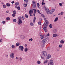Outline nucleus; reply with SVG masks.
Returning <instances> with one entry per match:
<instances>
[{
	"label": "nucleus",
	"mask_w": 65,
	"mask_h": 65,
	"mask_svg": "<svg viewBox=\"0 0 65 65\" xmlns=\"http://www.w3.org/2000/svg\"><path fill=\"white\" fill-rule=\"evenodd\" d=\"M32 4H33L32 5V7L34 8H36V2L35 1H33L32 2Z\"/></svg>",
	"instance_id": "obj_1"
},
{
	"label": "nucleus",
	"mask_w": 65,
	"mask_h": 65,
	"mask_svg": "<svg viewBox=\"0 0 65 65\" xmlns=\"http://www.w3.org/2000/svg\"><path fill=\"white\" fill-rule=\"evenodd\" d=\"M24 47H23L22 46H19V49L20 51H24Z\"/></svg>",
	"instance_id": "obj_2"
},
{
	"label": "nucleus",
	"mask_w": 65,
	"mask_h": 65,
	"mask_svg": "<svg viewBox=\"0 0 65 65\" xmlns=\"http://www.w3.org/2000/svg\"><path fill=\"white\" fill-rule=\"evenodd\" d=\"M42 55L46 56H47V52L46 51H43L42 53Z\"/></svg>",
	"instance_id": "obj_3"
},
{
	"label": "nucleus",
	"mask_w": 65,
	"mask_h": 65,
	"mask_svg": "<svg viewBox=\"0 0 65 65\" xmlns=\"http://www.w3.org/2000/svg\"><path fill=\"white\" fill-rule=\"evenodd\" d=\"M45 7V11H46L47 13V14H50V10H49L48 8H46Z\"/></svg>",
	"instance_id": "obj_4"
},
{
	"label": "nucleus",
	"mask_w": 65,
	"mask_h": 65,
	"mask_svg": "<svg viewBox=\"0 0 65 65\" xmlns=\"http://www.w3.org/2000/svg\"><path fill=\"white\" fill-rule=\"evenodd\" d=\"M44 27L43 28V30H44L45 32H47V29L46 27H47V26L45 25H43Z\"/></svg>",
	"instance_id": "obj_5"
},
{
	"label": "nucleus",
	"mask_w": 65,
	"mask_h": 65,
	"mask_svg": "<svg viewBox=\"0 0 65 65\" xmlns=\"http://www.w3.org/2000/svg\"><path fill=\"white\" fill-rule=\"evenodd\" d=\"M46 41H47V40L46 39H44L41 42L43 44H45V43H46Z\"/></svg>",
	"instance_id": "obj_6"
},
{
	"label": "nucleus",
	"mask_w": 65,
	"mask_h": 65,
	"mask_svg": "<svg viewBox=\"0 0 65 65\" xmlns=\"http://www.w3.org/2000/svg\"><path fill=\"white\" fill-rule=\"evenodd\" d=\"M45 23H44L43 24V25H45L46 26H48V21L47 20H45Z\"/></svg>",
	"instance_id": "obj_7"
},
{
	"label": "nucleus",
	"mask_w": 65,
	"mask_h": 65,
	"mask_svg": "<svg viewBox=\"0 0 65 65\" xmlns=\"http://www.w3.org/2000/svg\"><path fill=\"white\" fill-rule=\"evenodd\" d=\"M10 58L12 59H13L14 58V54L13 53H11L10 54Z\"/></svg>",
	"instance_id": "obj_8"
},
{
	"label": "nucleus",
	"mask_w": 65,
	"mask_h": 65,
	"mask_svg": "<svg viewBox=\"0 0 65 65\" xmlns=\"http://www.w3.org/2000/svg\"><path fill=\"white\" fill-rule=\"evenodd\" d=\"M50 65H54V63H53V60H51L50 61Z\"/></svg>",
	"instance_id": "obj_9"
},
{
	"label": "nucleus",
	"mask_w": 65,
	"mask_h": 65,
	"mask_svg": "<svg viewBox=\"0 0 65 65\" xmlns=\"http://www.w3.org/2000/svg\"><path fill=\"white\" fill-rule=\"evenodd\" d=\"M55 10L54 9H52V10H51V11H50V14H52L53 13V12L55 11Z\"/></svg>",
	"instance_id": "obj_10"
},
{
	"label": "nucleus",
	"mask_w": 65,
	"mask_h": 65,
	"mask_svg": "<svg viewBox=\"0 0 65 65\" xmlns=\"http://www.w3.org/2000/svg\"><path fill=\"white\" fill-rule=\"evenodd\" d=\"M20 38H21L22 39H24L25 37V36H23V35H21L20 36Z\"/></svg>",
	"instance_id": "obj_11"
},
{
	"label": "nucleus",
	"mask_w": 65,
	"mask_h": 65,
	"mask_svg": "<svg viewBox=\"0 0 65 65\" xmlns=\"http://www.w3.org/2000/svg\"><path fill=\"white\" fill-rule=\"evenodd\" d=\"M57 31V30L56 29H54L53 30L52 32L53 33H56Z\"/></svg>",
	"instance_id": "obj_12"
},
{
	"label": "nucleus",
	"mask_w": 65,
	"mask_h": 65,
	"mask_svg": "<svg viewBox=\"0 0 65 65\" xmlns=\"http://www.w3.org/2000/svg\"><path fill=\"white\" fill-rule=\"evenodd\" d=\"M22 23V20H19V21L18 22V25H20Z\"/></svg>",
	"instance_id": "obj_13"
},
{
	"label": "nucleus",
	"mask_w": 65,
	"mask_h": 65,
	"mask_svg": "<svg viewBox=\"0 0 65 65\" xmlns=\"http://www.w3.org/2000/svg\"><path fill=\"white\" fill-rule=\"evenodd\" d=\"M44 37L43 35H40V38L41 39H43L44 38Z\"/></svg>",
	"instance_id": "obj_14"
},
{
	"label": "nucleus",
	"mask_w": 65,
	"mask_h": 65,
	"mask_svg": "<svg viewBox=\"0 0 65 65\" xmlns=\"http://www.w3.org/2000/svg\"><path fill=\"white\" fill-rule=\"evenodd\" d=\"M51 57V55H48V56L47 57H46V59H50V58Z\"/></svg>",
	"instance_id": "obj_15"
},
{
	"label": "nucleus",
	"mask_w": 65,
	"mask_h": 65,
	"mask_svg": "<svg viewBox=\"0 0 65 65\" xmlns=\"http://www.w3.org/2000/svg\"><path fill=\"white\" fill-rule=\"evenodd\" d=\"M53 37H56L57 36V35L56 34H54L53 35Z\"/></svg>",
	"instance_id": "obj_16"
},
{
	"label": "nucleus",
	"mask_w": 65,
	"mask_h": 65,
	"mask_svg": "<svg viewBox=\"0 0 65 65\" xmlns=\"http://www.w3.org/2000/svg\"><path fill=\"white\" fill-rule=\"evenodd\" d=\"M60 43H61V44H63L64 43V41L63 40H61L60 41Z\"/></svg>",
	"instance_id": "obj_17"
},
{
	"label": "nucleus",
	"mask_w": 65,
	"mask_h": 65,
	"mask_svg": "<svg viewBox=\"0 0 65 65\" xmlns=\"http://www.w3.org/2000/svg\"><path fill=\"white\" fill-rule=\"evenodd\" d=\"M58 18L56 17L55 19V20L54 21V22H57V21H58Z\"/></svg>",
	"instance_id": "obj_18"
},
{
	"label": "nucleus",
	"mask_w": 65,
	"mask_h": 65,
	"mask_svg": "<svg viewBox=\"0 0 65 65\" xmlns=\"http://www.w3.org/2000/svg\"><path fill=\"white\" fill-rule=\"evenodd\" d=\"M28 51V48L27 47H26L24 49V52H27Z\"/></svg>",
	"instance_id": "obj_19"
},
{
	"label": "nucleus",
	"mask_w": 65,
	"mask_h": 65,
	"mask_svg": "<svg viewBox=\"0 0 65 65\" xmlns=\"http://www.w3.org/2000/svg\"><path fill=\"white\" fill-rule=\"evenodd\" d=\"M41 20H40L38 22V24L39 25H41Z\"/></svg>",
	"instance_id": "obj_20"
},
{
	"label": "nucleus",
	"mask_w": 65,
	"mask_h": 65,
	"mask_svg": "<svg viewBox=\"0 0 65 65\" xmlns=\"http://www.w3.org/2000/svg\"><path fill=\"white\" fill-rule=\"evenodd\" d=\"M19 6H19V7H17V8L19 10H21V8L19 7Z\"/></svg>",
	"instance_id": "obj_21"
},
{
	"label": "nucleus",
	"mask_w": 65,
	"mask_h": 65,
	"mask_svg": "<svg viewBox=\"0 0 65 65\" xmlns=\"http://www.w3.org/2000/svg\"><path fill=\"white\" fill-rule=\"evenodd\" d=\"M22 17H19L18 18V20H22Z\"/></svg>",
	"instance_id": "obj_22"
},
{
	"label": "nucleus",
	"mask_w": 65,
	"mask_h": 65,
	"mask_svg": "<svg viewBox=\"0 0 65 65\" xmlns=\"http://www.w3.org/2000/svg\"><path fill=\"white\" fill-rule=\"evenodd\" d=\"M6 5L8 7H9L10 6V4L9 3H7L6 4Z\"/></svg>",
	"instance_id": "obj_23"
},
{
	"label": "nucleus",
	"mask_w": 65,
	"mask_h": 65,
	"mask_svg": "<svg viewBox=\"0 0 65 65\" xmlns=\"http://www.w3.org/2000/svg\"><path fill=\"white\" fill-rule=\"evenodd\" d=\"M19 4V3L18 2H16L15 3V5L17 6Z\"/></svg>",
	"instance_id": "obj_24"
},
{
	"label": "nucleus",
	"mask_w": 65,
	"mask_h": 65,
	"mask_svg": "<svg viewBox=\"0 0 65 65\" xmlns=\"http://www.w3.org/2000/svg\"><path fill=\"white\" fill-rule=\"evenodd\" d=\"M33 12L31 10H30L29 11V13L30 14L31 13H33Z\"/></svg>",
	"instance_id": "obj_25"
},
{
	"label": "nucleus",
	"mask_w": 65,
	"mask_h": 65,
	"mask_svg": "<svg viewBox=\"0 0 65 65\" xmlns=\"http://www.w3.org/2000/svg\"><path fill=\"white\" fill-rule=\"evenodd\" d=\"M7 20V21H9V20H10V18L9 17H7L6 19Z\"/></svg>",
	"instance_id": "obj_26"
},
{
	"label": "nucleus",
	"mask_w": 65,
	"mask_h": 65,
	"mask_svg": "<svg viewBox=\"0 0 65 65\" xmlns=\"http://www.w3.org/2000/svg\"><path fill=\"white\" fill-rule=\"evenodd\" d=\"M16 45V46H19L20 45V43H17Z\"/></svg>",
	"instance_id": "obj_27"
},
{
	"label": "nucleus",
	"mask_w": 65,
	"mask_h": 65,
	"mask_svg": "<svg viewBox=\"0 0 65 65\" xmlns=\"http://www.w3.org/2000/svg\"><path fill=\"white\" fill-rule=\"evenodd\" d=\"M3 8H5L6 7V5H4L3 6Z\"/></svg>",
	"instance_id": "obj_28"
},
{
	"label": "nucleus",
	"mask_w": 65,
	"mask_h": 65,
	"mask_svg": "<svg viewBox=\"0 0 65 65\" xmlns=\"http://www.w3.org/2000/svg\"><path fill=\"white\" fill-rule=\"evenodd\" d=\"M37 63L38 64H40L41 63V62H40V61L39 60L37 61Z\"/></svg>",
	"instance_id": "obj_29"
},
{
	"label": "nucleus",
	"mask_w": 65,
	"mask_h": 65,
	"mask_svg": "<svg viewBox=\"0 0 65 65\" xmlns=\"http://www.w3.org/2000/svg\"><path fill=\"white\" fill-rule=\"evenodd\" d=\"M13 13L14 14H16L17 13V11L15 10H14L13 11Z\"/></svg>",
	"instance_id": "obj_30"
},
{
	"label": "nucleus",
	"mask_w": 65,
	"mask_h": 65,
	"mask_svg": "<svg viewBox=\"0 0 65 65\" xmlns=\"http://www.w3.org/2000/svg\"><path fill=\"white\" fill-rule=\"evenodd\" d=\"M30 25L31 26H33L34 25H33V23L32 22H31L30 23Z\"/></svg>",
	"instance_id": "obj_31"
},
{
	"label": "nucleus",
	"mask_w": 65,
	"mask_h": 65,
	"mask_svg": "<svg viewBox=\"0 0 65 65\" xmlns=\"http://www.w3.org/2000/svg\"><path fill=\"white\" fill-rule=\"evenodd\" d=\"M59 47L60 48L62 47V44H60L59 45Z\"/></svg>",
	"instance_id": "obj_32"
},
{
	"label": "nucleus",
	"mask_w": 65,
	"mask_h": 65,
	"mask_svg": "<svg viewBox=\"0 0 65 65\" xmlns=\"http://www.w3.org/2000/svg\"><path fill=\"white\" fill-rule=\"evenodd\" d=\"M11 47L12 48H14L15 46H14V45H12L11 46Z\"/></svg>",
	"instance_id": "obj_33"
},
{
	"label": "nucleus",
	"mask_w": 65,
	"mask_h": 65,
	"mask_svg": "<svg viewBox=\"0 0 65 65\" xmlns=\"http://www.w3.org/2000/svg\"><path fill=\"white\" fill-rule=\"evenodd\" d=\"M48 62V61L47 60H46L44 61V64H45V63H46L47 62Z\"/></svg>",
	"instance_id": "obj_34"
},
{
	"label": "nucleus",
	"mask_w": 65,
	"mask_h": 65,
	"mask_svg": "<svg viewBox=\"0 0 65 65\" xmlns=\"http://www.w3.org/2000/svg\"><path fill=\"white\" fill-rule=\"evenodd\" d=\"M27 4H27L26 3V4H24V6H25V7H26L27 6Z\"/></svg>",
	"instance_id": "obj_35"
},
{
	"label": "nucleus",
	"mask_w": 65,
	"mask_h": 65,
	"mask_svg": "<svg viewBox=\"0 0 65 65\" xmlns=\"http://www.w3.org/2000/svg\"><path fill=\"white\" fill-rule=\"evenodd\" d=\"M63 13H64V12H61L60 13V14L61 15H63Z\"/></svg>",
	"instance_id": "obj_36"
},
{
	"label": "nucleus",
	"mask_w": 65,
	"mask_h": 65,
	"mask_svg": "<svg viewBox=\"0 0 65 65\" xmlns=\"http://www.w3.org/2000/svg\"><path fill=\"white\" fill-rule=\"evenodd\" d=\"M25 16L26 18H28V15H27L26 14H25Z\"/></svg>",
	"instance_id": "obj_37"
},
{
	"label": "nucleus",
	"mask_w": 65,
	"mask_h": 65,
	"mask_svg": "<svg viewBox=\"0 0 65 65\" xmlns=\"http://www.w3.org/2000/svg\"><path fill=\"white\" fill-rule=\"evenodd\" d=\"M29 0H25V2L26 3L28 4V1Z\"/></svg>",
	"instance_id": "obj_38"
},
{
	"label": "nucleus",
	"mask_w": 65,
	"mask_h": 65,
	"mask_svg": "<svg viewBox=\"0 0 65 65\" xmlns=\"http://www.w3.org/2000/svg\"><path fill=\"white\" fill-rule=\"evenodd\" d=\"M37 5L38 7V8H39V6H40V5H39V3H38L37 4Z\"/></svg>",
	"instance_id": "obj_39"
},
{
	"label": "nucleus",
	"mask_w": 65,
	"mask_h": 65,
	"mask_svg": "<svg viewBox=\"0 0 65 65\" xmlns=\"http://www.w3.org/2000/svg\"><path fill=\"white\" fill-rule=\"evenodd\" d=\"M33 10H34V13H36V11H37L36 10H35V9H33Z\"/></svg>",
	"instance_id": "obj_40"
},
{
	"label": "nucleus",
	"mask_w": 65,
	"mask_h": 65,
	"mask_svg": "<svg viewBox=\"0 0 65 65\" xmlns=\"http://www.w3.org/2000/svg\"><path fill=\"white\" fill-rule=\"evenodd\" d=\"M15 14H12V16L13 17H15Z\"/></svg>",
	"instance_id": "obj_41"
},
{
	"label": "nucleus",
	"mask_w": 65,
	"mask_h": 65,
	"mask_svg": "<svg viewBox=\"0 0 65 65\" xmlns=\"http://www.w3.org/2000/svg\"><path fill=\"white\" fill-rule=\"evenodd\" d=\"M41 58L42 59H44V57H43V55L41 56Z\"/></svg>",
	"instance_id": "obj_42"
},
{
	"label": "nucleus",
	"mask_w": 65,
	"mask_h": 65,
	"mask_svg": "<svg viewBox=\"0 0 65 65\" xmlns=\"http://www.w3.org/2000/svg\"><path fill=\"white\" fill-rule=\"evenodd\" d=\"M13 21L14 22H16L17 21V20L15 19H14L13 20Z\"/></svg>",
	"instance_id": "obj_43"
},
{
	"label": "nucleus",
	"mask_w": 65,
	"mask_h": 65,
	"mask_svg": "<svg viewBox=\"0 0 65 65\" xmlns=\"http://www.w3.org/2000/svg\"><path fill=\"white\" fill-rule=\"evenodd\" d=\"M49 27L50 28H52V24H50V25Z\"/></svg>",
	"instance_id": "obj_44"
},
{
	"label": "nucleus",
	"mask_w": 65,
	"mask_h": 65,
	"mask_svg": "<svg viewBox=\"0 0 65 65\" xmlns=\"http://www.w3.org/2000/svg\"><path fill=\"white\" fill-rule=\"evenodd\" d=\"M32 40H33V39H32V38L30 39L29 40V41H32Z\"/></svg>",
	"instance_id": "obj_45"
},
{
	"label": "nucleus",
	"mask_w": 65,
	"mask_h": 65,
	"mask_svg": "<svg viewBox=\"0 0 65 65\" xmlns=\"http://www.w3.org/2000/svg\"><path fill=\"white\" fill-rule=\"evenodd\" d=\"M6 21H3V22H2V23H3V24H5V23H6Z\"/></svg>",
	"instance_id": "obj_46"
},
{
	"label": "nucleus",
	"mask_w": 65,
	"mask_h": 65,
	"mask_svg": "<svg viewBox=\"0 0 65 65\" xmlns=\"http://www.w3.org/2000/svg\"><path fill=\"white\" fill-rule=\"evenodd\" d=\"M41 16H42V17H45L44 15L43 14H41Z\"/></svg>",
	"instance_id": "obj_47"
},
{
	"label": "nucleus",
	"mask_w": 65,
	"mask_h": 65,
	"mask_svg": "<svg viewBox=\"0 0 65 65\" xmlns=\"http://www.w3.org/2000/svg\"><path fill=\"white\" fill-rule=\"evenodd\" d=\"M37 11H38V13H40V11H39V10H37Z\"/></svg>",
	"instance_id": "obj_48"
},
{
	"label": "nucleus",
	"mask_w": 65,
	"mask_h": 65,
	"mask_svg": "<svg viewBox=\"0 0 65 65\" xmlns=\"http://www.w3.org/2000/svg\"><path fill=\"white\" fill-rule=\"evenodd\" d=\"M59 6H62V4L61 3H59Z\"/></svg>",
	"instance_id": "obj_49"
},
{
	"label": "nucleus",
	"mask_w": 65,
	"mask_h": 65,
	"mask_svg": "<svg viewBox=\"0 0 65 65\" xmlns=\"http://www.w3.org/2000/svg\"><path fill=\"white\" fill-rule=\"evenodd\" d=\"M46 36H50V34H49V33H48L46 35Z\"/></svg>",
	"instance_id": "obj_50"
},
{
	"label": "nucleus",
	"mask_w": 65,
	"mask_h": 65,
	"mask_svg": "<svg viewBox=\"0 0 65 65\" xmlns=\"http://www.w3.org/2000/svg\"><path fill=\"white\" fill-rule=\"evenodd\" d=\"M19 60L20 61H22V58L21 57H20Z\"/></svg>",
	"instance_id": "obj_51"
},
{
	"label": "nucleus",
	"mask_w": 65,
	"mask_h": 65,
	"mask_svg": "<svg viewBox=\"0 0 65 65\" xmlns=\"http://www.w3.org/2000/svg\"><path fill=\"white\" fill-rule=\"evenodd\" d=\"M3 40H2V39H0V42H2Z\"/></svg>",
	"instance_id": "obj_52"
},
{
	"label": "nucleus",
	"mask_w": 65,
	"mask_h": 65,
	"mask_svg": "<svg viewBox=\"0 0 65 65\" xmlns=\"http://www.w3.org/2000/svg\"><path fill=\"white\" fill-rule=\"evenodd\" d=\"M44 44H42V47H44Z\"/></svg>",
	"instance_id": "obj_53"
},
{
	"label": "nucleus",
	"mask_w": 65,
	"mask_h": 65,
	"mask_svg": "<svg viewBox=\"0 0 65 65\" xmlns=\"http://www.w3.org/2000/svg\"><path fill=\"white\" fill-rule=\"evenodd\" d=\"M14 3V1H12L11 2V3H12V4H13Z\"/></svg>",
	"instance_id": "obj_54"
},
{
	"label": "nucleus",
	"mask_w": 65,
	"mask_h": 65,
	"mask_svg": "<svg viewBox=\"0 0 65 65\" xmlns=\"http://www.w3.org/2000/svg\"><path fill=\"white\" fill-rule=\"evenodd\" d=\"M36 17H34V20H36Z\"/></svg>",
	"instance_id": "obj_55"
},
{
	"label": "nucleus",
	"mask_w": 65,
	"mask_h": 65,
	"mask_svg": "<svg viewBox=\"0 0 65 65\" xmlns=\"http://www.w3.org/2000/svg\"><path fill=\"white\" fill-rule=\"evenodd\" d=\"M44 4H45V3H44L43 2H42V5H44Z\"/></svg>",
	"instance_id": "obj_56"
},
{
	"label": "nucleus",
	"mask_w": 65,
	"mask_h": 65,
	"mask_svg": "<svg viewBox=\"0 0 65 65\" xmlns=\"http://www.w3.org/2000/svg\"><path fill=\"white\" fill-rule=\"evenodd\" d=\"M6 58H8V55H6Z\"/></svg>",
	"instance_id": "obj_57"
},
{
	"label": "nucleus",
	"mask_w": 65,
	"mask_h": 65,
	"mask_svg": "<svg viewBox=\"0 0 65 65\" xmlns=\"http://www.w3.org/2000/svg\"><path fill=\"white\" fill-rule=\"evenodd\" d=\"M9 12V11H7L6 12V13H8Z\"/></svg>",
	"instance_id": "obj_58"
},
{
	"label": "nucleus",
	"mask_w": 65,
	"mask_h": 65,
	"mask_svg": "<svg viewBox=\"0 0 65 65\" xmlns=\"http://www.w3.org/2000/svg\"><path fill=\"white\" fill-rule=\"evenodd\" d=\"M35 20H33V22L34 23H35Z\"/></svg>",
	"instance_id": "obj_59"
},
{
	"label": "nucleus",
	"mask_w": 65,
	"mask_h": 65,
	"mask_svg": "<svg viewBox=\"0 0 65 65\" xmlns=\"http://www.w3.org/2000/svg\"><path fill=\"white\" fill-rule=\"evenodd\" d=\"M1 4H4V3H3V2H1Z\"/></svg>",
	"instance_id": "obj_60"
},
{
	"label": "nucleus",
	"mask_w": 65,
	"mask_h": 65,
	"mask_svg": "<svg viewBox=\"0 0 65 65\" xmlns=\"http://www.w3.org/2000/svg\"><path fill=\"white\" fill-rule=\"evenodd\" d=\"M47 50H50V48L49 47H48L47 48Z\"/></svg>",
	"instance_id": "obj_61"
},
{
	"label": "nucleus",
	"mask_w": 65,
	"mask_h": 65,
	"mask_svg": "<svg viewBox=\"0 0 65 65\" xmlns=\"http://www.w3.org/2000/svg\"><path fill=\"white\" fill-rule=\"evenodd\" d=\"M27 46V44H25V47H26V46Z\"/></svg>",
	"instance_id": "obj_62"
},
{
	"label": "nucleus",
	"mask_w": 65,
	"mask_h": 65,
	"mask_svg": "<svg viewBox=\"0 0 65 65\" xmlns=\"http://www.w3.org/2000/svg\"><path fill=\"white\" fill-rule=\"evenodd\" d=\"M16 59H19V58H18V57H16Z\"/></svg>",
	"instance_id": "obj_63"
},
{
	"label": "nucleus",
	"mask_w": 65,
	"mask_h": 65,
	"mask_svg": "<svg viewBox=\"0 0 65 65\" xmlns=\"http://www.w3.org/2000/svg\"><path fill=\"white\" fill-rule=\"evenodd\" d=\"M57 51H59V49H57Z\"/></svg>",
	"instance_id": "obj_64"
}]
</instances>
